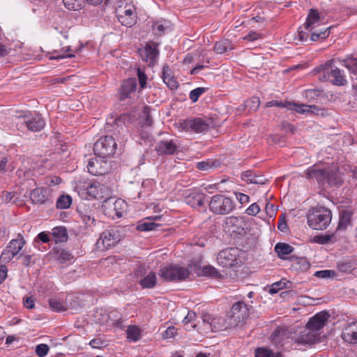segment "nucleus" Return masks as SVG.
<instances>
[{"label": "nucleus", "mask_w": 357, "mask_h": 357, "mask_svg": "<svg viewBox=\"0 0 357 357\" xmlns=\"http://www.w3.org/2000/svg\"><path fill=\"white\" fill-rule=\"evenodd\" d=\"M351 213L343 210L340 213V220L336 231L345 230L351 225Z\"/></svg>", "instance_id": "nucleus-31"}, {"label": "nucleus", "mask_w": 357, "mask_h": 357, "mask_svg": "<svg viewBox=\"0 0 357 357\" xmlns=\"http://www.w3.org/2000/svg\"><path fill=\"white\" fill-rule=\"evenodd\" d=\"M330 318V314L326 311H321L317 313L310 319L307 325L314 329L317 333L324 327Z\"/></svg>", "instance_id": "nucleus-16"}, {"label": "nucleus", "mask_w": 357, "mask_h": 357, "mask_svg": "<svg viewBox=\"0 0 357 357\" xmlns=\"http://www.w3.org/2000/svg\"><path fill=\"white\" fill-rule=\"evenodd\" d=\"M137 76H138V79H139V83L140 85V88H142V89L145 88L146 86V79H147L146 75L143 71H142L140 69H138L137 70Z\"/></svg>", "instance_id": "nucleus-56"}, {"label": "nucleus", "mask_w": 357, "mask_h": 357, "mask_svg": "<svg viewBox=\"0 0 357 357\" xmlns=\"http://www.w3.org/2000/svg\"><path fill=\"white\" fill-rule=\"evenodd\" d=\"M266 107H286L288 109L295 110L296 112L299 114H316L319 109L314 105H307L305 104H298L291 102H278L277 100H271L266 104Z\"/></svg>", "instance_id": "nucleus-12"}, {"label": "nucleus", "mask_w": 357, "mask_h": 357, "mask_svg": "<svg viewBox=\"0 0 357 357\" xmlns=\"http://www.w3.org/2000/svg\"><path fill=\"white\" fill-rule=\"evenodd\" d=\"M250 308L243 302L234 303L227 315L228 326L235 327L244 322L248 318Z\"/></svg>", "instance_id": "nucleus-5"}, {"label": "nucleus", "mask_w": 357, "mask_h": 357, "mask_svg": "<svg viewBox=\"0 0 357 357\" xmlns=\"http://www.w3.org/2000/svg\"><path fill=\"white\" fill-rule=\"evenodd\" d=\"M196 317H197V314L195 312L189 311L188 312V314L184 317L183 322L185 324H188V323H190L192 321H194L196 319Z\"/></svg>", "instance_id": "nucleus-61"}, {"label": "nucleus", "mask_w": 357, "mask_h": 357, "mask_svg": "<svg viewBox=\"0 0 357 357\" xmlns=\"http://www.w3.org/2000/svg\"><path fill=\"white\" fill-rule=\"evenodd\" d=\"M259 211L260 207L257 203H253L246 209V213L249 215H256Z\"/></svg>", "instance_id": "nucleus-57"}, {"label": "nucleus", "mask_w": 357, "mask_h": 357, "mask_svg": "<svg viewBox=\"0 0 357 357\" xmlns=\"http://www.w3.org/2000/svg\"><path fill=\"white\" fill-rule=\"evenodd\" d=\"M116 147L117 144L112 136H104L94 144L93 151L96 155L106 158L113 155Z\"/></svg>", "instance_id": "nucleus-8"}, {"label": "nucleus", "mask_w": 357, "mask_h": 357, "mask_svg": "<svg viewBox=\"0 0 357 357\" xmlns=\"http://www.w3.org/2000/svg\"><path fill=\"white\" fill-rule=\"evenodd\" d=\"M56 258L61 263L69 261L73 259L72 255L66 250H60L57 252Z\"/></svg>", "instance_id": "nucleus-48"}, {"label": "nucleus", "mask_w": 357, "mask_h": 357, "mask_svg": "<svg viewBox=\"0 0 357 357\" xmlns=\"http://www.w3.org/2000/svg\"><path fill=\"white\" fill-rule=\"evenodd\" d=\"M19 121H20L17 123L18 129L26 127L29 130L32 132L40 131L45 126L43 119L39 115H36L31 118L26 116L23 118L19 117Z\"/></svg>", "instance_id": "nucleus-15"}, {"label": "nucleus", "mask_w": 357, "mask_h": 357, "mask_svg": "<svg viewBox=\"0 0 357 357\" xmlns=\"http://www.w3.org/2000/svg\"><path fill=\"white\" fill-rule=\"evenodd\" d=\"M206 91L205 88L198 87L192 90L190 93L189 98L192 102H195L197 101L199 96Z\"/></svg>", "instance_id": "nucleus-51"}, {"label": "nucleus", "mask_w": 357, "mask_h": 357, "mask_svg": "<svg viewBox=\"0 0 357 357\" xmlns=\"http://www.w3.org/2000/svg\"><path fill=\"white\" fill-rule=\"evenodd\" d=\"M293 250L291 245L284 243H278L275 246V251L281 259H283L284 255L291 254Z\"/></svg>", "instance_id": "nucleus-35"}, {"label": "nucleus", "mask_w": 357, "mask_h": 357, "mask_svg": "<svg viewBox=\"0 0 357 357\" xmlns=\"http://www.w3.org/2000/svg\"><path fill=\"white\" fill-rule=\"evenodd\" d=\"M52 236L56 243L65 242L68 239L67 230L63 227H56L52 229Z\"/></svg>", "instance_id": "nucleus-33"}, {"label": "nucleus", "mask_w": 357, "mask_h": 357, "mask_svg": "<svg viewBox=\"0 0 357 357\" xmlns=\"http://www.w3.org/2000/svg\"><path fill=\"white\" fill-rule=\"evenodd\" d=\"M232 49V45L228 40H222L217 42L214 46V50L218 54H223Z\"/></svg>", "instance_id": "nucleus-37"}, {"label": "nucleus", "mask_w": 357, "mask_h": 357, "mask_svg": "<svg viewBox=\"0 0 357 357\" xmlns=\"http://www.w3.org/2000/svg\"><path fill=\"white\" fill-rule=\"evenodd\" d=\"M260 104L259 98L253 97L250 100L245 102V107H248L250 110L255 111L258 109Z\"/></svg>", "instance_id": "nucleus-50"}, {"label": "nucleus", "mask_w": 357, "mask_h": 357, "mask_svg": "<svg viewBox=\"0 0 357 357\" xmlns=\"http://www.w3.org/2000/svg\"><path fill=\"white\" fill-rule=\"evenodd\" d=\"M291 259L293 261L292 266L296 270L305 271L310 267V264L306 258H297L295 256H291Z\"/></svg>", "instance_id": "nucleus-30"}, {"label": "nucleus", "mask_w": 357, "mask_h": 357, "mask_svg": "<svg viewBox=\"0 0 357 357\" xmlns=\"http://www.w3.org/2000/svg\"><path fill=\"white\" fill-rule=\"evenodd\" d=\"M220 166V162L218 160H207L197 164V168L202 171L215 169Z\"/></svg>", "instance_id": "nucleus-34"}, {"label": "nucleus", "mask_w": 357, "mask_h": 357, "mask_svg": "<svg viewBox=\"0 0 357 357\" xmlns=\"http://www.w3.org/2000/svg\"><path fill=\"white\" fill-rule=\"evenodd\" d=\"M105 190V186L99 183H93L86 188L87 194L93 199L102 198Z\"/></svg>", "instance_id": "nucleus-27"}, {"label": "nucleus", "mask_w": 357, "mask_h": 357, "mask_svg": "<svg viewBox=\"0 0 357 357\" xmlns=\"http://www.w3.org/2000/svg\"><path fill=\"white\" fill-rule=\"evenodd\" d=\"M241 220L234 216L227 217L225 220V226L229 231L235 232L240 227Z\"/></svg>", "instance_id": "nucleus-39"}, {"label": "nucleus", "mask_w": 357, "mask_h": 357, "mask_svg": "<svg viewBox=\"0 0 357 357\" xmlns=\"http://www.w3.org/2000/svg\"><path fill=\"white\" fill-rule=\"evenodd\" d=\"M102 207L106 215L114 218L115 217L120 218L123 216L127 205L124 200L121 199L109 197L105 199Z\"/></svg>", "instance_id": "nucleus-9"}, {"label": "nucleus", "mask_w": 357, "mask_h": 357, "mask_svg": "<svg viewBox=\"0 0 357 357\" xmlns=\"http://www.w3.org/2000/svg\"><path fill=\"white\" fill-rule=\"evenodd\" d=\"M178 128L185 131L204 132L208 130L209 125L201 118L179 121L176 124Z\"/></svg>", "instance_id": "nucleus-13"}, {"label": "nucleus", "mask_w": 357, "mask_h": 357, "mask_svg": "<svg viewBox=\"0 0 357 357\" xmlns=\"http://www.w3.org/2000/svg\"><path fill=\"white\" fill-rule=\"evenodd\" d=\"M161 218L162 215L149 217L146 218V221L140 222L137 226V229L142 231L155 230L158 227H160V225L154 222L153 221L160 220Z\"/></svg>", "instance_id": "nucleus-25"}, {"label": "nucleus", "mask_w": 357, "mask_h": 357, "mask_svg": "<svg viewBox=\"0 0 357 357\" xmlns=\"http://www.w3.org/2000/svg\"><path fill=\"white\" fill-rule=\"evenodd\" d=\"M105 158L98 156L90 159L87 165L89 172L95 176L107 174L110 169V165Z\"/></svg>", "instance_id": "nucleus-14"}, {"label": "nucleus", "mask_w": 357, "mask_h": 357, "mask_svg": "<svg viewBox=\"0 0 357 357\" xmlns=\"http://www.w3.org/2000/svg\"><path fill=\"white\" fill-rule=\"evenodd\" d=\"M140 285L143 288H153L156 284V275L153 272L149 273V274L142 279L139 281Z\"/></svg>", "instance_id": "nucleus-36"}, {"label": "nucleus", "mask_w": 357, "mask_h": 357, "mask_svg": "<svg viewBox=\"0 0 357 357\" xmlns=\"http://www.w3.org/2000/svg\"><path fill=\"white\" fill-rule=\"evenodd\" d=\"M176 149L177 144L173 139L161 140L155 148L159 155H172L176 152Z\"/></svg>", "instance_id": "nucleus-20"}, {"label": "nucleus", "mask_w": 357, "mask_h": 357, "mask_svg": "<svg viewBox=\"0 0 357 357\" xmlns=\"http://www.w3.org/2000/svg\"><path fill=\"white\" fill-rule=\"evenodd\" d=\"M333 60H329L324 64H321L314 69V73H321L323 75L319 77L321 81H326L331 77V82L333 84L337 86H344L347 81L343 73V71L337 67L333 66Z\"/></svg>", "instance_id": "nucleus-2"}, {"label": "nucleus", "mask_w": 357, "mask_h": 357, "mask_svg": "<svg viewBox=\"0 0 357 357\" xmlns=\"http://www.w3.org/2000/svg\"><path fill=\"white\" fill-rule=\"evenodd\" d=\"M255 357H282V356L280 353H275L268 349L260 347L256 349Z\"/></svg>", "instance_id": "nucleus-40"}, {"label": "nucleus", "mask_w": 357, "mask_h": 357, "mask_svg": "<svg viewBox=\"0 0 357 357\" xmlns=\"http://www.w3.org/2000/svg\"><path fill=\"white\" fill-rule=\"evenodd\" d=\"M332 218L330 210L324 207H319L312 209L307 216V222L314 229H325L330 224Z\"/></svg>", "instance_id": "nucleus-3"}, {"label": "nucleus", "mask_w": 357, "mask_h": 357, "mask_svg": "<svg viewBox=\"0 0 357 357\" xmlns=\"http://www.w3.org/2000/svg\"><path fill=\"white\" fill-rule=\"evenodd\" d=\"M14 257L15 255L10 252L8 248H6V249L1 253L0 259L2 262L8 263L12 260Z\"/></svg>", "instance_id": "nucleus-54"}, {"label": "nucleus", "mask_w": 357, "mask_h": 357, "mask_svg": "<svg viewBox=\"0 0 357 357\" xmlns=\"http://www.w3.org/2000/svg\"><path fill=\"white\" fill-rule=\"evenodd\" d=\"M10 169L9 158L7 156L0 157V181L3 178V175Z\"/></svg>", "instance_id": "nucleus-47"}, {"label": "nucleus", "mask_w": 357, "mask_h": 357, "mask_svg": "<svg viewBox=\"0 0 357 357\" xmlns=\"http://www.w3.org/2000/svg\"><path fill=\"white\" fill-rule=\"evenodd\" d=\"M3 200L6 203H9L13 201L15 197L17 199V193L15 192H6L3 195Z\"/></svg>", "instance_id": "nucleus-59"}, {"label": "nucleus", "mask_w": 357, "mask_h": 357, "mask_svg": "<svg viewBox=\"0 0 357 357\" xmlns=\"http://www.w3.org/2000/svg\"><path fill=\"white\" fill-rule=\"evenodd\" d=\"M202 273L204 275L211 276L213 278H218L220 275L216 268L211 266H204L202 269Z\"/></svg>", "instance_id": "nucleus-49"}, {"label": "nucleus", "mask_w": 357, "mask_h": 357, "mask_svg": "<svg viewBox=\"0 0 357 357\" xmlns=\"http://www.w3.org/2000/svg\"><path fill=\"white\" fill-rule=\"evenodd\" d=\"M49 305L51 309L56 312L66 311L68 309L66 302L56 298L49 299Z\"/></svg>", "instance_id": "nucleus-38"}, {"label": "nucleus", "mask_w": 357, "mask_h": 357, "mask_svg": "<svg viewBox=\"0 0 357 357\" xmlns=\"http://www.w3.org/2000/svg\"><path fill=\"white\" fill-rule=\"evenodd\" d=\"M121 230L119 227H116L104 231L96 242L98 248L105 250L117 245L123 238Z\"/></svg>", "instance_id": "nucleus-4"}, {"label": "nucleus", "mask_w": 357, "mask_h": 357, "mask_svg": "<svg viewBox=\"0 0 357 357\" xmlns=\"http://www.w3.org/2000/svg\"><path fill=\"white\" fill-rule=\"evenodd\" d=\"M341 337L344 342L357 344V321L347 324L342 330Z\"/></svg>", "instance_id": "nucleus-19"}, {"label": "nucleus", "mask_w": 357, "mask_h": 357, "mask_svg": "<svg viewBox=\"0 0 357 357\" xmlns=\"http://www.w3.org/2000/svg\"><path fill=\"white\" fill-rule=\"evenodd\" d=\"M190 275L188 269L177 265H169L159 271L158 275L165 281H181Z\"/></svg>", "instance_id": "nucleus-7"}, {"label": "nucleus", "mask_w": 357, "mask_h": 357, "mask_svg": "<svg viewBox=\"0 0 357 357\" xmlns=\"http://www.w3.org/2000/svg\"><path fill=\"white\" fill-rule=\"evenodd\" d=\"M25 244V241L22 237L17 239H13L11 240L8 245H7L6 248L8 249V250L10 251L15 256H16L20 251L22 249L23 246Z\"/></svg>", "instance_id": "nucleus-32"}, {"label": "nucleus", "mask_w": 357, "mask_h": 357, "mask_svg": "<svg viewBox=\"0 0 357 357\" xmlns=\"http://www.w3.org/2000/svg\"><path fill=\"white\" fill-rule=\"evenodd\" d=\"M319 335L320 333H317L306 324L305 328L301 332L297 341L302 344H313L319 339Z\"/></svg>", "instance_id": "nucleus-18"}, {"label": "nucleus", "mask_w": 357, "mask_h": 357, "mask_svg": "<svg viewBox=\"0 0 357 357\" xmlns=\"http://www.w3.org/2000/svg\"><path fill=\"white\" fill-rule=\"evenodd\" d=\"M176 333V329L174 326H169L163 333L164 338H172Z\"/></svg>", "instance_id": "nucleus-60"}, {"label": "nucleus", "mask_w": 357, "mask_h": 357, "mask_svg": "<svg viewBox=\"0 0 357 357\" xmlns=\"http://www.w3.org/2000/svg\"><path fill=\"white\" fill-rule=\"evenodd\" d=\"M72 204V198L68 195H61L56 202V207L61 209L68 208Z\"/></svg>", "instance_id": "nucleus-44"}, {"label": "nucleus", "mask_w": 357, "mask_h": 357, "mask_svg": "<svg viewBox=\"0 0 357 357\" xmlns=\"http://www.w3.org/2000/svg\"><path fill=\"white\" fill-rule=\"evenodd\" d=\"M333 236V234L317 236L314 238V241L320 244H326L331 241Z\"/></svg>", "instance_id": "nucleus-55"}, {"label": "nucleus", "mask_w": 357, "mask_h": 357, "mask_svg": "<svg viewBox=\"0 0 357 357\" xmlns=\"http://www.w3.org/2000/svg\"><path fill=\"white\" fill-rule=\"evenodd\" d=\"M64 6L69 10H78L83 8L85 0H63Z\"/></svg>", "instance_id": "nucleus-41"}, {"label": "nucleus", "mask_w": 357, "mask_h": 357, "mask_svg": "<svg viewBox=\"0 0 357 357\" xmlns=\"http://www.w3.org/2000/svg\"><path fill=\"white\" fill-rule=\"evenodd\" d=\"M278 228L281 231H285L287 228V224L284 215H282L279 220Z\"/></svg>", "instance_id": "nucleus-64"}, {"label": "nucleus", "mask_w": 357, "mask_h": 357, "mask_svg": "<svg viewBox=\"0 0 357 357\" xmlns=\"http://www.w3.org/2000/svg\"><path fill=\"white\" fill-rule=\"evenodd\" d=\"M206 195L199 190H192L185 196V202L192 208L203 206Z\"/></svg>", "instance_id": "nucleus-21"}, {"label": "nucleus", "mask_w": 357, "mask_h": 357, "mask_svg": "<svg viewBox=\"0 0 357 357\" xmlns=\"http://www.w3.org/2000/svg\"><path fill=\"white\" fill-rule=\"evenodd\" d=\"M116 15L120 23L126 26L130 27L136 22V11L133 5H120L116 8Z\"/></svg>", "instance_id": "nucleus-10"}, {"label": "nucleus", "mask_w": 357, "mask_h": 357, "mask_svg": "<svg viewBox=\"0 0 357 357\" xmlns=\"http://www.w3.org/2000/svg\"><path fill=\"white\" fill-rule=\"evenodd\" d=\"M82 220L85 222L86 225L89 226H91L95 225V217L91 212L86 213L82 215Z\"/></svg>", "instance_id": "nucleus-53"}, {"label": "nucleus", "mask_w": 357, "mask_h": 357, "mask_svg": "<svg viewBox=\"0 0 357 357\" xmlns=\"http://www.w3.org/2000/svg\"><path fill=\"white\" fill-rule=\"evenodd\" d=\"M236 197L241 204L249 202L250 197L248 195L241 192L236 193Z\"/></svg>", "instance_id": "nucleus-62"}, {"label": "nucleus", "mask_w": 357, "mask_h": 357, "mask_svg": "<svg viewBox=\"0 0 357 357\" xmlns=\"http://www.w3.org/2000/svg\"><path fill=\"white\" fill-rule=\"evenodd\" d=\"M334 271L331 270H324L317 271L314 274L315 276L321 278H330L331 275H334Z\"/></svg>", "instance_id": "nucleus-58"}, {"label": "nucleus", "mask_w": 357, "mask_h": 357, "mask_svg": "<svg viewBox=\"0 0 357 357\" xmlns=\"http://www.w3.org/2000/svg\"><path fill=\"white\" fill-rule=\"evenodd\" d=\"M241 178L243 181L255 184H264V178L261 176H257L251 170L242 172Z\"/></svg>", "instance_id": "nucleus-29"}, {"label": "nucleus", "mask_w": 357, "mask_h": 357, "mask_svg": "<svg viewBox=\"0 0 357 357\" xmlns=\"http://www.w3.org/2000/svg\"><path fill=\"white\" fill-rule=\"evenodd\" d=\"M331 26L326 27L324 29L316 30L312 32L311 33V40L313 41H316L319 39H325L330 34V29Z\"/></svg>", "instance_id": "nucleus-43"}, {"label": "nucleus", "mask_w": 357, "mask_h": 357, "mask_svg": "<svg viewBox=\"0 0 357 357\" xmlns=\"http://www.w3.org/2000/svg\"><path fill=\"white\" fill-rule=\"evenodd\" d=\"M162 79L165 84L172 90L176 89L178 86V82L173 75L172 70L167 66H165L162 69Z\"/></svg>", "instance_id": "nucleus-24"}, {"label": "nucleus", "mask_w": 357, "mask_h": 357, "mask_svg": "<svg viewBox=\"0 0 357 357\" xmlns=\"http://www.w3.org/2000/svg\"><path fill=\"white\" fill-rule=\"evenodd\" d=\"M140 337V331L136 326H129L127 329V338L132 342L137 341Z\"/></svg>", "instance_id": "nucleus-45"}, {"label": "nucleus", "mask_w": 357, "mask_h": 357, "mask_svg": "<svg viewBox=\"0 0 357 357\" xmlns=\"http://www.w3.org/2000/svg\"><path fill=\"white\" fill-rule=\"evenodd\" d=\"M202 321L204 324L208 325V329L211 331L222 330L224 327L223 319L220 317H212L208 314H204L202 316Z\"/></svg>", "instance_id": "nucleus-23"}, {"label": "nucleus", "mask_w": 357, "mask_h": 357, "mask_svg": "<svg viewBox=\"0 0 357 357\" xmlns=\"http://www.w3.org/2000/svg\"><path fill=\"white\" fill-rule=\"evenodd\" d=\"M260 37L261 36L259 33L255 31H251L247 36H245L243 39L248 41H254L260 38Z\"/></svg>", "instance_id": "nucleus-63"}, {"label": "nucleus", "mask_w": 357, "mask_h": 357, "mask_svg": "<svg viewBox=\"0 0 357 357\" xmlns=\"http://www.w3.org/2000/svg\"><path fill=\"white\" fill-rule=\"evenodd\" d=\"M344 66L353 74H357V59L349 57L343 61Z\"/></svg>", "instance_id": "nucleus-46"}, {"label": "nucleus", "mask_w": 357, "mask_h": 357, "mask_svg": "<svg viewBox=\"0 0 357 357\" xmlns=\"http://www.w3.org/2000/svg\"><path fill=\"white\" fill-rule=\"evenodd\" d=\"M320 20L321 18L318 11L314 9H310L305 24V28L310 29L312 31L319 25Z\"/></svg>", "instance_id": "nucleus-28"}, {"label": "nucleus", "mask_w": 357, "mask_h": 357, "mask_svg": "<svg viewBox=\"0 0 357 357\" xmlns=\"http://www.w3.org/2000/svg\"><path fill=\"white\" fill-rule=\"evenodd\" d=\"M240 250L236 248H229L220 251L217 257L219 265L230 268L241 262L239 259Z\"/></svg>", "instance_id": "nucleus-11"}, {"label": "nucleus", "mask_w": 357, "mask_h": 357, "mask_svg": "<svg viewBox=\"0 0 357 357\" xmlns=\"http://www.w3.org/2000/svg\"><path fill=\"white\" fill-rule=\"evenodd\" d=\"M49 349L50 348L47 344H40L36 346L35 351L38 356L44 357L47 354Z\"/></svg>", "instance_id": "nucleus-52"}, {"label": "nucleus", "mask_w": 357, "mask_h": 357, "mask_svg": "<svg viewBox=\"0 0 357 357\" xmlns=\"http://www.w3.org/2000/svg\"><path fill=\"white\" fill-rule=\"evenodd\" d=\"M289 285H291V282L289 281L284 279L281 280L279 282H274L271 285V287L269 289V293L271 294H276L280 289L289 288Z\"/></svg>", "instance_id": "nucleus-42"}, {"label": "nucleus", "mask_w": 357, "mask_h": 357, "mask_svg": "<svg viewBox=\"0 0 357 357\" xmlns=\"http://www.w3.org/2000/svg\"><path fill=\"white\" fill-rule=\"evenodd\" d=\"M307 176L315 178L319 183H328L330 185H340L343 182L342 176L337 166L327 167L326 169L311 168L307 169Z\"/></svg>", "instance_id": "nucleus-1"}, {"label": "nucleus", "mask_w": 357, "mask_h": 357, "mask_svg": "<svg viewBox=\"0 0 357 357\" xmlns=\"http://www.w3.org/2000/svg\"><path fill=\"white\" fill-rule=\"evenodd\" d=\"M139 54L143 61L153 65L156 61L158 50L154 43L147 44L144 48L139 50Z\"/></svg>", "instance_id": "nucleus-17"}, {"label": "nucleus", "mask_w": 357, "mask_h": 357, "mask_svg": "<svg viewBox=\"0 0 357 357\" xmlns=\"http://www.w3.org/2000/svg\"><path fill=\"white\" fill-rule=\"evenodd\" d=\"M137 87V81L135 78H130L124 80L121 87V99H125L129 96V95L134 92Z\"/></svg>", "instance_id": "nucleus-26"}, {"label": "nucleus", "mask_w": 357, "mask_h": 357, "mask_svg": "<svg viewBox=\"0 0 357 357\" xmlns=\"http://www.w3.org/2000/svg\"><path fill=\"white\" fill-rule=\"evenodd\" d=\"M50 196V190L40 188L33 190L30 193V198L33 204H43L49 200Z\"/></svg>", "instance_id": "nucleus-22"}, {"label": "nucleus", "mask_w": 357, "mask_h": 357, "mask_svg": "<svg viewBox=\"0 0 357 357\" xmlns=\"http://www.w3.org/2000/svg\"><path fill=\"white\" fill-rule=\"evenodd\" d=\"M209 208L215 214H227L234 208L231 199L222 195H216L211 197Z\"/></svg>", "instance_id": "nucleus-6"}]
</instances>
